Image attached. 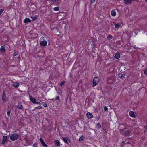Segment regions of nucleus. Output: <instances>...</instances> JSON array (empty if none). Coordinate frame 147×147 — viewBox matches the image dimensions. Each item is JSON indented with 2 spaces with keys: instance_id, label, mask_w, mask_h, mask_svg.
<instances>
[{
  "instance_id": "nucleus-45",
  "label": "nucleus",
  "mask_w": 147,
  "mask_h": 147,
  "mask_svg": "<svg viewBox=\"0 0 147 147\" xmlns=\"http://www.w3.org/2000/svg\"><path fill=\"white\" fill-rule=\"evenodd\" d=\"M145 1L147 2V0H145Z\"/></svg>"
},
{
  "instance_id": "nucleus-12",
  "label": "nucleus",
  "mask_w": 147,
  "mask_h": 147,
  "mask_svg": "<svg viewBox=\"0 0 147 147\" xmlns=\"http://www.w3.org/2000/svg\"><path fill=\"white\" fill-rule=\"evenodd\" d=\"M6 96L5 94L4 91L3 93L2 99L3 102H5L6 100Z\"/></svg>"
},
{
  "instance_id": "nucleus-19",
  "label": "nucleus",
  "mask_w": 147,
  "mask_h": 147,
  "mask_svg": "<svg viewBox=\"0 0 147 147\" xmlns=\"http://www.w3.org/2000/svg\"><path fill=\"white\" fill-rule=\"evenodd\" d=\"M65 81H63L61 82L60 83V86L61 87H63V85H64L65 84Z\"/></svg>"
},
{
  "instance_id": "nucleus-35",
  "label": "nucleus",
  "mask_w": 147,
  "mask_h": 147,
  "mask_svg": "<svg viewBox=\"0 0 147 147\" xmlns=\"http://www.w3.org/2000/svg\"><path fill=\"white\" fill-rule=\"evenodd\" d=\"M4 11V9H0V15H1L2 13H3V12Z\"/></svg>"
},
{
  "instance_id": "nucleus-17",
  "label": "nucleus",
  "mask_w": 147,
  "mask_h": 147,
  "mask_svg": "<svg viewBox=\"0 0 147 147\" xmlns=\"http://www.w3.org/2000/svg\"><path fill=\"white\" fill-rule=\"evenodd\" d=\"M111 14L113 16H115L116 15V12L115 10H113L111 11Z\"/></svg>"
},
{
  "instance_id": "nucleus-32",
  "label": "nucleus",
  "mask_w": 147,
  "mask_h": 147,
  "mask_svg": "<svg viewBox=\"0 0 147 147\" xmlns=\"http://www.w3.org/2000/svg\"><path fill=\"white\" fill-rule=\"evenodd\" d=\"M11 112L9 111L7 112V114L8 116H9L10 115Z\"/></svg>"
},
{
  "instance_id": "nucleus-41",
  "label": "nucleus",
  "mask_w": 147,
  "mask_h": 147,
  "mask_svg": "<svg viewBox=\"0 0 147 147\" xmlns=\"http://www.w3.org/2000/svg\"><path fill=\"white\" fill-rule=\"evenodd\" d=\"M40 102H36V103H35V104H40Z\"/></svg>"
},
{
  "instance_id": "nucleus-34",
  "label": "nucleus",
  "mask_w": 147,
  "mask_h": 147,
  "mask_svg": "<svg viewBox=\"0 0 147 147\" xmlns=\"http://www.w3.org/2000/svg\"><path fill=\"white\" fill-rule=\"evenodd\" d=\"M95 1V0H91L90 4L92 5L93 4Z\"/></svg>"
},
{
  "instance_id": "nucleus-36",
  "label": "nucleus",
  "mask_w": 147,
  "mask_h": 147,
  "mask_svg": "<svg viewBox=\"0 0 147 147\" xmlns=\"http://www.w3.org/2000/svg\"><path fill=\"white\" fill-rule=\"evenodd\" d=\"M91 45L92 46H94L95 45V43L93 41L91 42Z\"/></svg>"
},
{
  "instance_id": "nucleus-24",
  "label": "nucleus",
  "mask_w": 147,
  "mask_h": 147,
  "mask_svg": "<svg viewBox=\"0 0 147 147\" xmlns=\"http://www.w3.org/2000/svg\"><path fill=\"white\" fill-rule=\"evenodd\" d=\"M96 126L98 127L99 129L101 128V126L100 124L99 123H96Z\"/></svg>"
},
{
  "instance_id": "nucleus-29",
  "label": "nucleus",
  "mask_w": 147,
  "mask_h": 147,
  "mask_svg": "<svg viewBox=\"0 0 147 147\" xmlns=\"http://www.w3.org/2000/svg\"><path fill=\"white\" fill-rule=\"evenodd\" d=\"M42 105L45 107H46L47 106V104L45 102H42Z\"/></svg>"
},
{
  "instance_id": "nucleus-25",
  "label": "nucleus",
  "mask_w": 147,
  "mask_h": 147,
  "mask_svg": "<svg viewBox=\"0 0 147 147\" xmlns=\"http://www.w3.org/2000/svg\"><path fill=\"white\" fill-rule=\"evenodd\" d=\"M59 9V8L58 7H54L53 8V10L55 11H58Z\"/></svg>"
},
{
  "instance_id": "nucleus-38",
  "label": "nucleus",
  "mask_w": 147,
  "mask_h": 147,
  "mask_svg": "<svg viewBox=\"0 0 147 147\" xmlns=\"http://www.w3.org/2000/svg\"><path fill=\"white\" fill-rule=\"evenodd\" d=\"M59 96H57L55 98V99L56 100H59Z\"/></svg>"
},
{
  "instance_id": "nucleus-20",
  "label": "nucleus",
  "mask_w": 147,
  "mask_h": 147,
  "mask_svg": "<svg viewBox=\"0 0 147 147\" xmlns=\"http://www.w3.org/2000/svg\"><path fill=\"white\" fill-rule=\"evenodd\" d=\"M121 25V24L119 23H117V24H115V27L116 28H118Z\"/></svg>"
},
{
  "instance_id": "nucleus-3",
  "label": "nucleus",
  "mask_w": 147,
  "mask_h": 147,
  "mask_svg": "<svg viewBox=\"0 0 147 147\" xmlns=\"http://www.w3.org/2000/svg\"><path fill=\"white\" fill-rule=\"evenodd\" d=\"M99 81L100 79L98 78L94 77L92 82L93 87H95L96 86Z\"/></svg>"
},
{
  "instance_id": "nucleus-7",
  "label": "nucleus",
  "mask_w": 147,
  "mask_h": 147,
  "mask_svg": "<svg viewBox=\"0 0 147 147\" xmlns=\"http://www.w3.org/2000/svg\"><path fill=\"white\" fill-rule=\"evenodd\" d=\"M87 118L89 119H90L93 117V115L92 113L89 112H88L86 113Z\"/></svg>"
},
{
  "instance_id": "nucleus-10",
  "label": "nucleus",
  "mask_w": 147,
  "mask_h": 147,
  "mask_svg": "<svg viewBox=\"0 0 147 147\" xmlns=\"http://www.w3.org/2000/svg\"><path fill=\"white\" fill-rule=\"evenodd\" d=\"M129 115L132 117L135 118L136 117L134 112L132 111L129 112Z\"/></svg>"
},
{
  "instance_id": "nucleus-26",
  "label": "nucleus",
  "mask_w": 147,
  "mask_h": 147,
  "mask_svg": "<svg viewBox=\"0 0 147 147\" xmlns=\"http://www.w3.org/2000/svg\"><path fill=\"white\" fill-rule=\"evenodd\" d=\"M40 142L41 143V144H42V143H43L44 142L43 139L41 138H40Z\"/></svg>"
},
{
  "instance_id": "nucleus-23",
  "label": "nucleus",
  "mask_w": 147,
  "mask_h": 147,
  "mask_svg": "<svg viewBox=\"0 0 147 147\" xmlns=\"http://www.w3.org/2000/svg\"><path fill=\"white\" fill-rule=\"evenodd\" d=\"M107 39L108 40H111L112 39L113 36L111 35H109L107 37Z\"/></svg>"
},
{
  "instance_id": "nucleus-9",
  "label": "nucleus",
  "mask_w": 147,
  "mask_h": 147,
  "mask_svg": "<svg viewBox=\"0 0 147 147\" xmlns=\"http://www.w3.org/2000/svg\"><path fill=\"white\" fill-rule=\"evenodd\" d=\"M19 84L17 82H13L12 85L15 88H18L19 86Z\"/></svg>"
},
{
  "instance_id": "nucleus-4",
  "label": "nucleus",
  "mask_w": 147,
  "mask_h": 147,
  "mask_svg": "<svg viewBox=\"0 0 147 147\" xmlns=\"http://www.w3.org/2000/svg\"><path fill=\"white\" fill-rule=\"evenodd\" d=\"M62 140L64 142L67 144H68V143H71V142L70 140L69 139L68 137H62Z\"/></svg>"
},
{
  "instance_id": "nucleus-16",
  "label": "nucleus",
  "mask_w": 147,
  "mask_h": 147,
  "mask_svg": "<svg viewBox=\"0 0 147 147\" xmlns=\"http://www.w3.org/2000/svg\"><path fill=\"white\" fill-rule=\"evenodd\" d=\"M17 107L19 109L23 110V106L21 104H18L17 105Z\"/></svg>"
},
{
  "instance_id": "nucleus-44",
  "label": "nucleus",
  "mask_w": 147,
  "mask_h": 147,
  "mask_svg": "<svg viewBox=\"0 0 147 147\" xmlns=\"http://www.w3.org/2000/svg\"><path fill=\"white\" fill-rule=\"evenodd\" d=\"M97 120H99V118H97Z\"/></svg>"
},
{
  "instance_id": "nucleus-6",
  "label": "nucleus",
  "mask_w": 147,
  "mask_h": 147,
  "mask_svg": "<svg viewBox=\"0 0 147 147\" xmlns=\"http://www.w3.org/2000/svg\"><path fill=\"white\" fill-rule=\"evenodd\" d=\"M7 136H6L4 135L3 136V140L1 142L2 145H3L7 141Z\"/></svg>"
},
{
  "instance_id": "nucleus-30",
  "label": "nucleus",
  "mask_w": 147,
  "mask_h": 147,
  "mask_svg": "<svg viewBox=\"0 0 147 147\" xmlns=\"http://www.w3.org/2000/svg\"><path fill=\"white\" fill-rule=\"evenodd\" d=\"M18 53H19L18 52H14V53H13V56H15L17 55L18 54Z\"/></svg>"
},
{
  "instance_id": "nucleus-37",
  "label": "nucleus",
  "mask_w": 147,
  "mask_h": 147,
  "mask_svg": "<svg viewBox=\"0 0 147 147\" xmlns=\"http://www.w3.org/2000/svg\"><path fill=\"white\" fill-rule=\"evenodd\" d=\"M83 140V138L81 137H80L79 139V140L80 141H82Z\"/></svg>"
},
{
  "instance_id": "nucleus-1",
  "label": "nucleus",
  "mask_w": 147,
  "mask_h": 147,
  "mask_svg": "<svg viewBox=\"0 0 147 147\" xmlns=\"http://www.w3.org/2000/svg\"><path fill=\"white\" fill-rule=\"evenodd\" d=\"M39 43L41 46L45 47L47 45V41L42 36L40 38Z\"/></svg>"
},
{
  "instance_id": "nucleus-28",
  "label": "nucleus",
  "mask_w": 147,
  "mask_h": 147,
  "mask_svg": "<svg viewBox=\"0 0 147 147\" xmlns=\"http://www.w3.org/2000/svg\"><path fill=\"white\" fill-rule=\"evenodd\" d=\"M33 146V147H38L37 143L36 142L34 143Z\"/></svg>"
},
{
  "instance_id": "nucleus-42",
  "label": "nucleus",
  "mask_w": 147,
  "mask_h": 147,
  "mask_svg": "<svg viewBox=\"0 0 147 147\" xmlns=\"http://www.w3.org/2000/svg\"><path fill=\"white\" fill-rule=\"evenodd\" d=\"M137 1V2L139 1L138 0H133V1Z\"/></svg>"
},
{
  "instance_id": "nucleus-43",
  "label": "nucleus",
  "mask_w": 147,
  "mask_h": 147,
  "mask_svg": "<svg viewBox=\"0 0 147 147\" xmlns=\"http://www.w3.org/2000/svg\"><path fill=\"white\" fill-rule=\"evenodd\" d=\"M48 129L49 130V131H50L51 130V129Z\"/></svg>"
},
{
  "instance_id": "nucleus-8",
  "label": "nucleus",
  "mask_w": 147,
  "mask_h": 147,
  "mask_svg": "<svg viewBox=\"0 0 147 147\" xmlns=\"http://www.w3.org/2000/svg\"><path fill=\"white\" fill-rule=\"evenodd\" d=\"M133 0H124V3L126 4H130L132 3Z\"/></svg>"
},
{
  "instance_id": "nucleus-40",
  "label": "nucleus",
  "mask_w": 147,
  "mask_h": 147,
  "mask_svg": "<svg viewBox=\"0 0 147 147\" xmlns=\"http://www.w3.org/2000/svg\"><path fill=\"white\" fill-rule=\"evenodd\" d=\"M144 128V129L147 131V125H146Z\"/></svg>"
},
{
  "instance_id": "nucleus-31",
  "label": "nucleus",
  "mask_w": 147,
  "mask_h": 147,
  "mask_svg": "<svg viewBox=\"0 0 147 147\" xmlns=\"http://www.w3.org/2000/svg\"><path fill=\"white\" fill-rule=\"evenodd\" d=\"M42 107L41 105L38 106L37 107H36L35 108L38 109H42Z\"/></svg>"
},
{
  "instance_id": "nucleus-5",
  "label": "nucleus",
  "mask_w": 147,
  "mask_h": 147,
  "mask_svg": "<svg viewBox=\"0 0 147 147\" xmlns=\"http://www.w3.org/2000/svg\"><path fill=\"white\" fill-rule=\"evenodd\" d=\"M29 98L30 101L33 103H36V99L35 98L31 96L30 94H29Z\"/></svg>"
},
{
  "instance_id": "nucleus-11",
  "label": "nucleus",
  "mask_w": 147,
  "mask_h": 147,
  "mask_svg": "<svg viewBox=\"0 0 147 147\" xmlns=\"http://www.w3.org/2000/svg\"><path fill=\"white\" fill-rule=\"evenodd\" d=\"M54 143L56 146H60V143L59 140H55L54 141Z\"/></svg>"
},
{
  "instance_id": "nucleus-18",
  "label": "nucleus",
  "mask_w": 147,
  "mask_h": 147,
  "mask_svg": "<svg viewBox=\"0 0 147 147\" xmlns=\"http://www.w3.org/2000/svg\"><path fill=\"white\" fill-rule=\"evenodd\" d=\"M118 76L119 78H120L122 79H123V78H125V77H123V75L122 73L119 74H118Z\"/></svg>"
},
{
  "instance_id": "nucleus-27",
  "label": "nucleus",
  "mask_w": 147,
  "mask_h": 147,
  "mask_svg": "<svg viewBox=\"0 0 147 147\" xmlns=\"http://www.w3.org/2000/svg\"><path fill=\"white\" fill-rule=\"evenodd\" d=\"M144 73L145 75H147V67H146L144 69Z\"/></svg>"
},
{
  "instance_id": "nucleus-13",
  "label": "nucleus",
  "mask_w": 147,
  "mask_h": 147,
  "mask_svg": "<svg viewBox=\"0 0 147 147\" xmlns=\"http://www.w3.org/2000/svg\"><path fill=\"white\" fill-rule=\"evenodd\" d=\"M31 22V20L28 18H26L24 20V22L25 23H27Z\"/></svg>"
},
{
  "instance_id": "nucleus-22",
  "label": "nucleus",
  "mask_w": 147,
  "mask_h": 147,
  "mask_svg": "<svg viewBox=\"0 0 147 147\" xmlns=\"http://www.w3.org/2000/svg\"><path fill=\"white\" fill-rule=\"evenodd\" d=\"M130 134V131L129 130H128L126 131L125 133L126 135H129Z\"/></svg>"
},
{
  "instance_id": "nucleus-21",
  "label": "nucleus",
  "mask_w": 147,
  "mask_h": 147,
  "mask_svg": "<svg viewBox=\"0 0 147 147\" xmlns=\"http://www.w3.org/2000/svg\"><path fill=\"white\" fill-rule=\"evenodd\" d=\"M31 18L33 21H34L36 19L37 17L36 16H31Z\"/></svg>"
},
{
  "instance_id": "nucleus-14",
  "label": "nucleus",
  "mask_w": 147,
  "mask_h": 147,
  "mask_svg": "<svg viewBox=\"0 0 147 147\" xmlns=\"http://www.w3.org/2000/svg\"><path fill=\"white\" fill-rule=\"evenodd\" d=\"M5 49L4 47L2 46L0 48V51L2 52H5Z\"/></svg>"
},
{
  "instance_id": "nucleus-33",
  "label": "nucleus",
  "mask_w": 147,
  "mask_h": 147,
  "mask_svg": "<svg viewBox=\"0 0 147 147\" xmlns=\"http://www.w3.org/2000/svg\"><path fill=\"white\" fill-rule=\"evenodd\" d=\"M42 144L43 145V146L45 147H47L48 146L45 144V142L42 143Z\"/></svg>"
},
{
  "instance_id": "nucleus-39",
  "label": "nucleus",
  "mask_w": 147,
  "mask_h": 147,
  "mask_svg": "<svg viewBox=\"0 0 147 147\" xmlns=\"http://www.w3.org/2000/svg\"><path fill=\"white\" fill-rule=\"evenodd\" d=\"M104 110L105 111H107L108 108L106 106H105L104 107Z\"/></svg>"
},
{
  "instance_id": "nucleus-2",
  "label": "nucleus",
  "mask_w": 147,
  "mask_h": 147,
  "mask_svg": "<svg viewBox=\"0 0 147 147\" xmlns=\"http://www.w3.org/2000/svg\"><path fill=\"white\" fill-rule=\"evenodd\" d=\"M18 138V135L16 133L12 134L10 136L11 140L12 141H14L17 140Z\"/></svg>"
},
{
  "instance_id": "nucleus-15",
  "label": "nucleus",
  "mask_w": 147,
  "mask_h": 147,
  "mask_svg": "<svg viewBox=\"0 0 147 147\" xmlns=\"http://www.w3.org/2000/svg\"><path fill=\"white\" fill-rule=\"evenodd\" d=\"M120 57V55L119 53H116L115 54V56H114V58L116 59H119Z\"/></svg>"
}]
</instances>
